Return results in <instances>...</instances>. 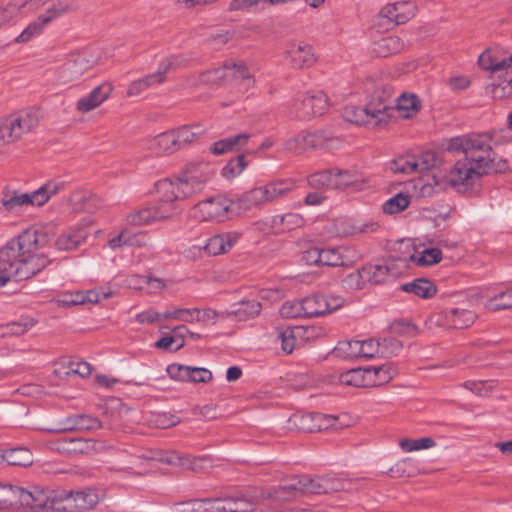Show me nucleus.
I'll list each match as a JSON object with an SVG mask.
<instances>
[{"label":"nucleus","mask_w":512,"mask_h":512,"mask_svg":"<svg viewBox=\"0 0 512 512\" xmlns=\"http://www.w3.org/2000/svg\"><path fill=\"white\" fill-rule=\"evenodd\" d=\"M47 243L48 235L35 229H28L8 242L0 251V286L10 279H28L44 269L49 260L40 249Z\"/></svg>","instance_id":"obj_1"},{"label":"nucleus","mask_w":512,"mask_h":512,"mask_svg":"<svg viewBox=\"0 0 512 512\" xmlns=\"http://www.w3.org/2000/svg\"><path fill=\"white\" fill-rule=\"evenodd\" d=\"M33 6L27 12L42 9L39 16L31 22L16 38L15 42L24 44L39 36L45 26L52 21L77 10L72 0H32Z\"/></svg>","instance_id":"obj_2"},{"label":"nucleus","mask_w":512,"mask_h":512,"mask_svg":"<svg viewBox=\"0 0 512 512\" xmlns=\"http://www.w3.org/2000/svg\"><path fill=\"white\" fill-rule=\"evenodd\" d=\"M40 117L33 108L23 109L0 119V148L20 140L33 132L39 125Z\"/></svg>","instance_id":"obj_3"},{"label":"nucleus","mask_w":512,"mask_h":512,"mask_svg":"<svg viewBox=\"0 0 512 512\" xmlns=\"http://www.w3.org/2000/svg\"><path fill=\"white\" fill-rule=\"evenodd\" d=\"M18 508L25 512H56L59 506L60 491L49 488L30 485L27 488L17 486Z\"/></svg>","instance_id":"obj_4"},{"label":"nucleus","mask_w":512,"mask_h":512,"mask_svg":"<svg viewBox=\"0 0 512 512\" xmlns=\"http://www.w3.org/2000/svg\"><path fill=\"white\" fill-rule=\"evenodd\" d=\"M390 108L386 103H369L365 107L348 105L343 109V118L355 125L377 127L385 124L390 119Z\"/></svg>","instance_id":"obj_5"},{"label":"nucleus","mask_w":512,"mask_h":512,"mask_svg":"<svg viewBox=\"0 0 512 512\" xmlns=\"http://www.w3.org/2000/svg\"><path fill=\"white\" fill-rule=\"evenodd\" d=\"M103 498L97 487H85L76 491H60L56 512H84L94 509Z\"/></svg>","instance_id":"obj_6"},{"label":"nucleus","mask_w":512,"mask_h":512,"mask_svg":"<svg viewBox=\"0 0 512 512\" xmlns=\"http://www.w3.org/2000/svg\"><path fill=\"white\" fill-rule=\"evenodd\" d=\"M232 201L217 195L195 204L191 209L190 218L198 223H220L227 218Z\"/></svg>","instance_id":"obj_7"},{"label":"nucleus","mask_w":512,"mask_h":512,"mask_svg":"<svg viewBox=\"0 0 512 512\" xmlns=\"http://www.w3.org/2000/svg\"><path fill=\"white\" fill-rule=\"evenodd\" d=\"M340 144L341 140L333 137L328 131L301 132L299 135L288 139L284 143V148L288 151L299 153L309 148L335 149Z\"/></svg>","instance_id":"obj_8"},{"label":"nucleus","mask_w":512,"mask_h":512,"mask_svg":"<svg viewBox=\"0 0 512 512\" xmlns=\"http://www.w3.org/2000/svg\"><path fill=\"white\" fill-rule=\"evenodd\" d=\"M485 171V168L481 167V162H456L445 175V182L458 192H464L474 185Z\"/></svg>","instance_id":"obj_9"},{"label":"nucleus","mask_w":512,"mask_h":512,"mask_svg":"<svg viewBox=\"0 0 512 512\" xmlns=\"http://www.w3.org/2000/svg\"><path fill=\"white\" fill-rule=\"evenodd\" d=\"M462 153L467 157V134L444 139L438 143L436 148L409 149L402 155V158L413 160H435L442 152Z\"/></svg>","instance_id":"obj_10"},{"label":"nucleus","mask_w":512,"mask_h":512,"mask_svg":"<svg viewBox=\"0 0 512 512\" xmlns=\"http://www.w3.org/2000/svg\"><path fill=\"white\" fill-rule=\"evenodd\" d=\"M98 64V58L87 51H75L69 54L68 62L63 66L61 78L63 84H72Z\"/></svg>","instance_id":"obj_11"},{"label":"nucleus","mask_w":512,"mask_h":512,"mask_svg":"<svg viewBox=\"0 0 512 512\" xmlns=\"http://www.w3.org/2000/svg\"><path fill=\"white\" fill-rule=\"evenodd\" d=\"M283 183H271L269 185L254 188L243 194L236 202L240 210H249L252 207L260 206L264 203L273 201L289 190V186H283Z\"/></svg>","instance_id":"obj_12"},{"label":"nucleus","mask_w":512,"mask_h":512,"mask_svg":"<svg viewBox=\"0 0 512 512\" xmlns=\"http://www.w3.org/2000/svg\"><path fill=\"white\" fill-rule=\"evenodd\" d=\"M291 107L299 119L323 115L328 109V97L323 91H309L293 100Z\"/></svg>","instance_id":"obj_13"},{"label":"nucleus","mask_w":512,"mask_h":512,"mask_svg":"<svg viewBox=\"0 0 512 512\" xmlns=\"http://www.w3.org/2000/svg\"><path fill=\"white\" fill-rule=\"evenodd\" d=\"M337 417L321 413L294 414L288 419L290 429L303 432H319L332 427Z\"/></svg>","instance_id":"obj_14"},{"label":"nucleus","mask_w":512,"mask_h":512,"mask_svg":"<svg viewBox=\"0 0 512 512\" xmlns=\"http://www.w3.org/2000/svg\"><path fill=\"white\" fill-rule=\"evenodd\" d=\"M114 86L105 81L94 87L89 93L81 96L75 102V110L79 114H88L102 106L111 96Z\"/></svg>","instance_id":"obj_15"},{"label":"nucleus","mask_w":512,"mask_h":512,"mask_svg":"<svg viewBox=\"0 0 512 512\" xmlns=\"http://www.w3.org/2000/svg\"><path fill=\"white\" fill-rule=\"evenodd\" d=\"M304 316L317 317L332 313L343 305V299L339 296L313 295L302 300Z\"/></svg>","instance_id":"obj_16"},{"label":"nucleus","mask_w":512,"mask_h":512,"mask_svg":"<svg viewBox=\"0 0 512 512\" xmlns=\"http://www.w3.org/2000/svg\"><path fill=\"white\" fill-rule=\"evenodd\" d=\"M284 56L293 69H306L312 67L317 58L311 45L305 42H291Z\"/></svg>","instance_id":"obj_17"},{"label":"nucleus","mask_w":512,"mask_h":512,"mask_svg":"<svg viewBox=\"0 0 512 512\" xmlns=\"http://www.w3.org/2000/svg\"><path fill=\"white\" fill-rule=\"evenodd\" d=\"M157 191L164 203H174L185 200L193 195V190L188 187L183 176L171 180L164 179L157 183Z\"/></svg>","instance_id":"obj_18"},{"label":"nucleus","mask_w":512,"mask_h":512,"mask_svg":"<svg viewBox=\"0 0 512 512\" xmlns=\"http://www.w3.org/2000/svg\"><path fill=\"white\" fill-rule=\"evenodd\" d=\"M111 292H101L100 290L76 291L62 294L52 300L60 307H71L77 305L97 304L102 299H108Z\"/></svg>","instance_id":"obj_19"},{"label":"nucleus","mask_w":512,"mask_h":512,"mask_svg":"<svg viewBox=\"0 0 512 512\" xmlns=\"http://www.w3.org/2000/svg\"><path fill=\"white\" fill-rule=\"evenodd\" d=\"M498 78H504L503 81L494 84L492 88V96L502 99L512 94V54L507 57H496L494 64V73Z\"/></svg>","instance_id":"obj_20"},{"label":"nucleus","mask_w":512,"mask_h":512,"mask_svg":"<svg viewBox=\"0 0 512 512\" xmlns=\"http://www.w3.org/2000/svg\"><path fill=\"white\" fill-rule=\"evenodd\" d=\"M490 142L488 134H467V160H494L497 154Z\"/></svg>","instance_id":"obj_21"},{"label":"nucleus","mask_w":512,"mask_h":512,"mask_svg":"<svg viewBox=\"0 0 512 512\" xmlns=\"http://www.w3.org/2000/svg\"><path fill=\"white\" fill-rule=\"evenodd\" d=\"M299 482V478H294L278 487L262 488L259 490V496L262 497V500H273L276 502L298 499L303 496Z\"/></svg>","instance_id":"obj_22"},{"label":"nucleus","mask_w":512,"mask_h":512,"mask_svg":"<svg viewBox=\"0 0 512 512\" xmlns=\"http://www.w3.org/2000/svg\"><path fill=\"white\" fill-rule=\"evenodd\" d=\"M251 137L252 135L250 133L243 132L219 139L209 146V153L214 157L224 156L230 152L244 153L245 151H243V149L246 147Z\"/></svg>","instance_id":"obj_23"},{"label":"nucleus","mask_w":512,"mask_h":512,"mask_svg":"<svg viewBox=\"0 0 512 512\" xmlns=\"http://www.w3.org/2000/svg\"><path fill=\"white\" fill-rule=\"evenodd\" d=\"M354 249L348 246L322 248L321 266H349L356 260Z\"/></svg>","instance_id":"obj_24"},{"label":"nucleus","mask_w":512,"mask_h":512,"mask_svg":"<svg viewBox=\"0 0 512 512\" xmlns=\"http://www.w3.org/2000/svg\"><path fill=\"white\" fill-rule=\"evenodd\" d=\"M240 234L237 232H226L212 236L200 249L207 256H219L228 253L237 243Z\"/></svg>","instance_id":"obj_25"},{"label":"nucleus","mask_w":512,"mask_h":512,"mask_svg":"<svg viewBox=\"0 0 512 512\" xmlns=\"http://www.w3.org/2000/svg\"><path fill=\"white\" fill-rule=\"evenodd\" d=\"M414 10V5L411 2L403 1L386 5L381 9L379 15L393 25H400L414 16Z\"/></svg>","instance_id":"obj_26"},{"label":"nucleus","mask_w":512,"mask_h":512,"mask_svg":"<svg viewBox=\"0 0 512 512\" xmlns=\"http://www.w3.org/2000/svg\"><path fill=\"white\" fill-rule=\"evenodd\" d=\"M151 150L159 156H170L180 150L175 129H170L156 135L150 141Z\"/></svg>","instance_id":"obj_27"},{"label":"nucleus","mask_w":512,"mask_h":512,"mask_svg":"<svg viewBox=\"0 0 512 512\" xmlns=\"http://www.w3.org/2000/svg\"><path fill=\"white\" fill-rule=\"evenodd\" d=\"M369 228L373 231L377 228V224L371 223L363 226H356L346 220L337 219L328 222L325 226L327 233L335 237H347L365 233Z\"/></svg>","instance_id":"obj_28"},{"label":"nucleus","mask_w":512,"mask_h":512,"mask_svg":"<svg viewBox=\"0 0 512 512\" xmlns=\"http://www.w3.org/2000/svg\"><path fill=\"white\" fill-rule=\"evenodd\" d=\"M177 136L180 150L188 145H192L200 141L208 132V128L202 123L186 124L174 128Z\"/></svg>","instance_id":"obj_29"},{"label":"nucleus","mask_w":512,"mask_h":512,"mask_svg":"<svg viewBox=\"0 0 512 512\" xmlns=\"http://www.w3.org/2000/svg\"><path fill=\"white\" fill-rule=\"evenodd\" d=\"M260 500L262 497L259 496V491L227 497V512H255Z\"/></svg>","instance_id":"obj_30"},{"label":"nucleus","mask_w":512,"mask_h":512,"mask_svg":"<svg viewBox=\"0 0 512 512\" xmlns=\"http://www.w3.org/2000/svg\"><path fill=\"white\" fill-rule=\"evenodd\" d=\"M477 319L471 309L451 308L445 313V325L449 328L464 329L470 327Z\"/></svg>","instance_id":"obj_31"},{"label":"nucleus","mask_w":512,"mask_h":512,"mask_svg":"<svg viewBox=\"0 0 512 512\" xmlns=\"http://www.w3.org/2000/svg\"><path fill=\"white\" fill-rule=\"evenodd\" d=\"M87 237L88 231L84 227L78 226L60 234L55 241V246L61 251H71L83 243Z\"/></svg>","instance_id":"obj_32"},{"label":"nucleus","mask_w":512,"mask_h":512,"mask_svg":"<svg viewBox=\"0 0 512 512\" xmlns=\"http://www.w3.org/2000/svg\"><path fill=\"white\" fill-rule=\"evenodd\" d=\"M374 372L368 368L350 369L339 376L341 384L352 387H368L373 384Z\"/></svg>","instance_id":"obj_33"},{"label":"nucleus","mask_w":512,"mask_h":512,"mask_svg":"<svg viewBox=\"0 0 512 512\" xmlns=\"http://www.w3.org/2000/svg\"><path fill=\"white\" fill-rule=\"evenodd\" d=\"M188 187L193 194L201 191L205 183L210 179V171L207 165L193 164L183 175Z\"/></svg>","instance_id":"obj_34"},{"label":"nucleus","mask_w":512,"mask_h":512,"mask_svg":"<svg viewBox=\"0 0 512 512\" xmlns=\"http://www.w3.org/2000/svg\"><path fill=\"white\" fill-rule=\"evenodd\" d=\"M164 81L165 77H163L162 73L148 74L143 78L132 81L127 88L126 95L129 98L138 97L151 86L161 84Z\"/></svg>","instance_id":"obj_35"},{"label":"nucleus","mask_w":512,"mask_h":512,"mask_svg":"<svg viewBox=\"0 0 512 512\" xmlns=\"http://www.w3.org/2000/svg\"><path fill=\"white\" fill-rule=\"evenodd\" d=\"M401 290L423 299H430L436 295L437 287L428 279L419 278L410 283L403 284Z\"/></svg>","instance_id":"obj_36"},{"label":"nucleus","mask_w":512,"mask_h":512,"mask_svg":"<svg viewBox=\"0 0 512 512\" xmlns=\"http://www.w3.org/2000/svg\"><path fill=\"white\" fill-rule=\"evenodd\" d=\"M31 6L32 0H11L6 6L0 7V28L17 15L27 13Z\"/></svg>","instance_id":"obj_37"},{"label":"nucleus","mask_w":512,"mask_h":512,"mask_svg":"<svg viewBox=\"0 0 512 512\" xmlns=\"http://www.w3.org/2000/svg\"><path fill=\"white\" fill-rule=\"evenodd\" d=\"M226 70V82H248V85L253 82L252 73L247 68L245 63L232 60L226 61L224 64Z\"/></svg>","instance_id":"obj_38"},{"label":"nucleus","mask_w":512,"mask_h":512,"mask_svg":"<svg viewBox=\"0 0 512 512\" xmlns=\"http://www.w3.org/2000/svg\"><path fill=\"white\" fill-rule=\"evenodd\" d=\"M2 460L13 466H30L33 463V455L30 450L20 447L3 451Z\"/></svg>","instance_id":"obj_39"},{"label":"nucleus","mask_w":512,"mask_h":512,"mask_svg":"<svg viewBox=\"0 0 512 512\" xmlns=\"http://www.w3.org/2000/svg\"><path fill=\"white\" fill-rule=\"evenodd\" d=\"M278 337L281 340L282 350L287 354L302 345L297 326L278 329Z\"/></svg>","instance_id":"obj_40"},{"label":"nucleus","mask_w":512,"mask_h":512,"mask_svg":"<svg viewBox=\"0 0 512 512\" xmlns=\"http://www.w3.org/2000/svg\"><path fill=\"white\" fill-rule=\"evenodd\" d=\"M305 224L304 217L299 213H286L273 218L272 226L280 228L282 231H292L303 227Z\"/></svg>","instance_id":"obj_41"},{"label":"nucleus","mask_w":512,"mask_h":512,"mask_svg":"<svg viewBox=\"0 0 512 512\" xmlns=\"http://www.w3.org/2000/svg\"><path fill=\"white\" fill-rule=\"evenodd\" d=\"M59 191V185L54 182H47L39 189L32 193H28L29 203L31 206H42Z\"/></svg>","instance_id":"obj_42"},{"label":"nucleus","mask_w":512,"mask_h":512,"mask_svg":"<svg viewBox=\"0 0 512 512\" xmlns=\"http://www.w3.org/2000/svg\"><path fill=\"white\" fill-rule=\"evenodd\" d=\"M172 335H166L158 339L154 346L160 350H169L170 347L178 342V338H181V342L178 344L176 350L181 349L185 345L184 332H189L186 326L178 325L171 329Z\"/></svg>","instance_id":"obj_43"},{"label":"nucleus","mask_w":512,"mask_h":512,"mask_svg":"<svg viewBox=\"0 0 512 512\" xmlns=\"http://www.w3.org/2000/svg\"><path fill=\"white\" fill-rule=\"evenodd\" d=\"M213 465L205 456L183 455L180 468L195 473H209Z\"/></svg>","instance_id":"obj_44"},{"label":"nucleus","mask_w":512,"mask_h":512,"mask_svg":"<svg viewBox=\"0 0 512 512\" xmlns=\"http://www.w3.org/2000/svg\"><path fill=\"white\" fill-rule=\"evenodd\" d=\"M435 446L436 442L431 437H423L419 439L402 438L399 440V447L405 453L431 449Z\"/></svg>","instance_id":"obj_45"},{"label":"nucleus","mask_w":512,"mask_h":512,"mask_svg":"<svg viewBox=\"0 0 512 512\" xmlns=\"http://www.w3.org/2000/svg\"><path fill=\"white\" fill-rule=\"evenodd\" d=\"M411 203V196L404 193H398L392 198L388 199L382 205V210L385 214L393 215L400 213L408 208Z\"/></svg>","instance_id":"obj_46"},{"label":"nucleus","mask_w":512,"mask_h":512,"mask_svg":"<svg viewBox=\"0 0 512 512\" xmlns=\"http://www.w3.org/2000/svg\"><path fill=\"white\" fill-rule=\"evenodd\" d=\"M299 484L302 490V495L306 494H326V483L324 477L311 478L309 476L299 477Z\"/></svg>","instance_id":"obj_47"},{"label":"nucleus","mask_w":512,"mask_h":512,"mask_svg":"<svg viewBox=\"0 0 512 512\" xmlns=\"http://www.w3.org/2000/svg\"><path fill=\"white\" fill-rule=\"evenodd\" d=\"M403 49V42L399 37L389 36L381 39L376 44V52L380 57L396 54Z\"/></svg>","instance_id":"obj_48"},{"label":"nucleus","mask_w":512,"mask_h":512,"mask_svg":"<svg viewBox=\"0 0 512 512\" xmlns=\"http://www.w3.org/2000/svg\"><path fill=\"white\" fill-rule=\"evenodd\" d=\"M420 101L414 94H402L397 100V109L404 118L411 117L419 109Z\"/></svg>","instance_id":"obj_49"},{"label":"nucleus","mask_w":512,"mask_h":512,"mask_svg":"<svg viewBox=\"0 0 512 512\" xmlns=\"http://www.w3.org/2000/svg\"><path fill=\"white\" fill-rule=\"evenodd\" d=\"M383 264L363 266V272L366 275L367 283L380 284L389 278V269Z\"/></svg>","instance_id":"obj_50"},{"label":"nucleus","mask_w":512,"mask_h":512,"mask_svg":"<svg viewBox=\"0 0 512 512\" xmlns=\"http://www.w3.org/2000/svg\"><path fill=\"white\" fill-rule=\"evenodd\" d=\"M1 203L9 212H13L19 207L30 205L28 193H17L15 191L4 193Z\"/></svg>","instance_id":"obj_51"},{"label":"nucleus","mask_w":512,"mask_h":512,"mask_svg":"<svg viewBox=\"0 0 512 512\" xmlns=\"http://www.w3.org/2000/svg\"><path fill=\"white\" fill-rule=\"evenodd\" d=\"M462 386L472 392L473 394L481 397L488 396L495 387L494 380L471 379L465 381Z\"/></svg>","instance_id":"obj_52"},{"label":"nucleus","mask_w":512,"mask_h":512,"mask_svg":"<svg viewBox=\"0 0 512 512\" xmlns=\"http://www.w3.org/2000/svg\"><path fill=\"white\" fill-rule=\"evenodd\" d=\"M97 199L93 195L77 194L70 198V205L74 212H93L96 208Z\"/></svg>","instance_id":"obj_53"},{"label":"nucleus","mask_w":512,"mask_h":512,"mask_svg":"<svg viewBox=\"0 0 512 512\" xmlns=\"http://www.w3.org/2000/svg\"><path fill=\"white\" fill-rule=\"evenodd\" d=\"M261 308L260 302L243 301L238 305L237 309L228 312V314L236 316L239 320H246L259 315Z\"/></svg>","instance_id":"obj_54"},{"label":"nucleus","mask_w":512,"mask_h":512,"mask_svg":"<svg viewBox=\"0 0 512 512\" xmlns=\"http://www.w3.org/2000/svg\"><path fill=\"white\" fill-rule=\"evenodd\" d=\"M17 486L0 484V510L18 508Z\"/></svg>","instance_id":"obj_55"},{"label":"nucleus","mask_w":512,"mask_h":512,"mask_svg":"<svg viewBox=\"0 0 512 512\" xmlns=\"http://www.w3.org/2000/svg\"><path fill=\"white\" fill-rule=\"evenodd\" d=\"M409 259L418 265H433L442 260V252L438 248H429L423 250L418 255L412 254Z\"/></svg>","instance_id":"obj_56"},{"label":"nucleus","mask_w":512,"mask_h":512,"mask_svg":"<svg viewBox=\"0 0 512 512\" xmlns=\"http://www.w3.org/2000/svg\"><path fill=\"white\" fill-rule=\"evenodd\" d=\"M126 222L135 227L150 225L152 223L150 207H143L131 211L126 216Z\"/></svg>","instance_id":"obj_57"},{"label":"nucleus","mask_w":512,"mask_h":512,"mask_svg":"<svg viewBox=\"0 0 512 512\" xmlns=\"http://www.w3.org/2000/svg\"><path fill=\"white\" fill-rule=\"evenodd\" d=\"M369 370L374 372L372 386L381 385L389 382L396 374V369L389 365H382L378 367H369Z\"/></svg>","instance_id":"obj_58"},{"label":"nucleus","mask_w":512,"mask_h":512,"mask_svg":"<svg viewBox=\"0 0 512 512\" xmlns=\"http://www.w3.org/2000/svg\"><path fill=\"white\" fill-rule=\"evenodd\" d=\"M200 82L204 84H220L226 82V70L224 69V65L221 67L213 68L211 70H207L200 74L199 76Z\"/></svg>","instance_id":"obj_59"},{"label":"nucleus","mask_w":512,"mask_h":512,"mask_svg":"<svg viewBox=\"0 0 512 512\" xmlns=\"http://www.w3.org/2000/svg\"><path fill=\"white\" fill-rule=\"evenodd\" d=\"M166 371L174 381L190 382L191 366L173 363L168 365Z\"/></svg>","instance_id":"obj_60"},{"label":"nucleus","mask_w":512,"mask_h":512,"mask_svg":"<svg viewBox=\"0 0 512 512\" xmlns=\"http://www.w3.org/2000/svg\"><path fill=\"white\" fill-rule=\"evenodd\" d=\"M137 283L134 284V288L140 290H146L148 293H158L164 288V283L160 279L151 277H136Z\"/></svg>","instance_id":"obj_61"},{"label":"nucleus","mask_w":512,"mask_h":512,"mask_svg":"<svg viewBox=\"0 0 512 512\" xmlns=\"http://www.w3.org/2000/svg\"><path fill=\"white\" fill-rule=\"evenodd\" d=\"M326 494L347 491L351 488L352 482L349 479L339 476H325Z\"/></svg>","instance_id":"obj_62"},{"label":"nucleus","mask_w":512,"mask_h":512,"mask_svg":"<svg viewBox=\"0 0 512 512\" xmlns=\"http://www.w3.org/2000/svg\"><path fill=\"white\" fill-rule=\"evenodd\" d=\"M311 183L314 185H321L333 189H336L338 184L334 170H325L312 175Z\"/></svg>","instance_id":"obj_63"},{"label":"nucleus","mask_w":512,"mask_h":512,"mask_svg":"<svg viewBox=\"0 0 512 512\" xmlns=\"http://www.w3.org/2000/svg\"><path fill=\"white\" fill-rule=\"evenodd\" d=\"M202 512H227L226 498H210L201 500Z\"/></svg>","instance_id":"obj_64"}]
</instances>
